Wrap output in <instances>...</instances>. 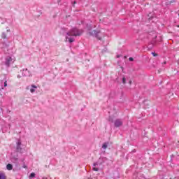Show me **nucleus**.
<instances>
[{
	"label": "nucleus",
	"instance_id": "nucleus-7",
	"mask_svg": "<svg viewBox=\"0 0 179 179\" xmlns=\"http://www.w3.org/2000/svg\"><path fill=\"white\" fill-rule=\"evenodd\" d=\"M97 166H99V164H97V163L94 164V167H93V169H92L94 170V171H99V167H97Z\"/></svg>",
	"mask_w": 179,
	"mask_h": 179
},
{
	"label": "nucleus",
	"instance_id": "nucleus-9",
	"mask_svg": "<svg viewBox=\"0 0 179 179\" xmlns=\"http://www.w3.org/2000/svg\"><path fill=\"white\" fill-rule=\"evenodd\" d=\"M108 147V142L104 143L102 145V149H104V150H106V149H107Z\"/></svg>",
	"mask_w": 179,
	"mask_h": 179
},
{
	"label": "nucleus",
	"instance_id": "nucleus-19",
	"mask_svg": "<svg viewBox=\"0 0 179 179\" xmlns=\"http://www.w3.org/2000/svg\"><path fill=\"white\" fill-rule=\"evenodd\" d=\"M129 61L132 62V61H134V59L132 57H129Z\"/></svg>",
	"mask_w": 179,
	"mask_h": 179
},
{
	"label": "nucleus",
	"instance_id": "nucleus-18",
	"mask_svg": "<svg viewBox=\"0 0 179 179\" xmlns=\"http://www.w3.org/2000/svg\"><path fill=\"white\" fill-rule=\"evenodd\" d=\"M3 45H4V47H6V48H8V45L6 43H3Z\"/></svg>",
	"mask_w": 179,
	"mask_h": 179
},
{
	"label": "nucleus",
	"instance_id": "nucleus-15",
	"mask_svg": "<svg viewBox=\"0 0 179 179\" xmlns=\"http://www.w3.org/2000/svg\"><path fill=\"white\" fill-rule=\"evenodd\" d=\"M6 86H8V81L6 80V79H4L3 87H6Z\"/></svg>",
	"mask_w": 179,
	"mask_h": 179
},
{
	"label": "nucleus",
	"instance_id": "nucleus-10",
	"mask_svg": "<svg viewBox=\"0 0 179 179\" xmlns=\"http://www.w3.org/2000/svg\"><path fill=\"white\" fill-rule=\"evenodd\" d=\"M7 170H12L13 169V166L10 164H7L6 166Z\"/></svg>",
	"mask_w": 179,
	"mask_h": 179
},
{
	"label": "nucleus",
	"instance_id": "nucleus-1",
	"mask_svg": "<svg viewBox=\"0 0 179 179\" xmlns=\"http://www.w3.org/2000/svg\"><path fill=\"white\" fill-rule=\"evenodd\" d=\"M82 33H83V30L73 28L66 33V41H69V43H73V41H75V38H72V36L76 37L78 36H80Z\"/></svg>",
	"mask_w": 179,
	"mask_h": 179
},
{
	"label": "nucleus",
	"instance_id": "nucleus-12",
	"mask_svg": "<svg viewBox=\"0 0 179 179\" xmlns=\"http://www.w3.org/2000/svg\"><path fill=\"white\" fill-rule=\"evenodd\" d=\"M1 38L5 40L6 39V34L5 32H3L1 34Z\"/></svg>",
	"mask_w": 179,
	"mask_h": 179
},
{
	"label": "nucleus",
	"instance_id": "nucleus-14",
	"mask_svg": "<svg viewBox=\"0 0 179 179\" xmlns=\"http://www.w3.org/2000/svg\"><path fill=\"white\" fill-rule=\"evenodd\" d=\"M36 177V173H31L29 176V178H34Z\"/></svg>",
	"mask_w": 179,
	"mask_h": 179
},
{
	"label": "nucleus",
	"instance_id": "nucleus-20",
	"mask_svg": "<svg viewBox=\"0 0 179 179\" xmlns=\"http://www.w3.org/2000/svg\"><path fill=\"white\" fill-rule=\"evenodd\" d=\"M7 31H10V29H7Z\"/></svg>",
	"mask_w": 179,
	"mask_h": 179
},
{
	"label": "nucleus",
	"instance_id": "nucleus-17",
	"mask_svg": "<svg viewBox=\"0 0 179 179\" xmlns=\"http://www.w3.org/2000/svg\"><path fill=\"white\" fill-rule=\"evenodd\" d=\"M153 57H157V54L156 52H152Z\"/></svg>",
	"mask_w": 179,
	"mask_h": 179
},
{
	"label": "nucleus",
	"instance_id": "nucleus-22",
	"mask_svg": "<svg viewBox=\"0 0 179 179\" xmlns=\"http://www.w3.org/2000/svg\"><path fill=\"white\" fill-rule=\"evenodd\" d=\"M74 3H76V1H74Z\"/></svg>",
	"mask_w": 179,
	"mask_h": 179
},
{
	"label": "nucleus",
	"instance_id": "nucleus-4",
	"mask_svg": "<svg viewBox=\"0 0 179 179\" xmlns=\"http://www.w3.org/2000/svg\"><path fill=\"white\" fill-rule=\"evenodd\" d=\"M16 150L20 153H23L24 152V150L22 148V141H20V140H18L17 142Z\"/></svg>",
	"mask_w": 179,
	"mask_h": 179
},
{
	"label": "nucleus",
	"instance_id": "nucleus-16",
	"mask_svg": "<svg viewBox=\"0 0 179 179\" xmlns=\"http://www.w3.org/2000/svg\"><path fill=\"white\" fill-rule=\"evenodd\" d=\"M122 82L124 85H125L126 82H127V79L125 78V77L122 78Z\"/></svg>",
	"mask_w": 179,
	"mask_h": 179
},
{
	"label": "nucleus",
	"instance_id": "nucleus-11",
	"mask_svg": "<svg viewBox=\"0 0 179 179\" xmlns=\"http://www.w3.org/2000/svg\"><path fill=\"white\" fill-rule=\"evenodd\" d=\"M0 179H6V176L3 173H0Z\"/></svg>",
	"mask_w": 179,
	"mask_h": 179
},
{
	"label": "nucleus",
	"instance_id": "nucleus-8",
	"mask_svg": "<svg viewBox=\"0 0 179 179\" xmlns=\"http://www.w3.org/2000/svg\"><path fill=\"white\" fill-rule=\"evenodd\" d=\"M31 87L32 88L30 89V92H31V93H34L36 92L35 89H37V86L31 85Z\"/></svg>",
	"mask_w": 179,
	"mask_h": 179
},
{
	"label": "nucleus",
	"instance_id": "nucleus-3",
	"mask_svg": "<svg viewBox=\"0 0 179 179\" xmlns=\"http://www.w3.org/2000/svg\"><path fill=\"white\" fill-rule=\"evenodd\" d=\"M90 36H93V37H96L98 40H101V37H103L104 35L100 32V31L93 30L90 32Z\"/></svg>",
	"mask_w": 179,
	"mask_h": 179
},
{
	"label": "nucleus",
	"instance_id": "nucleus-23",
	"mask_svg": "<svg viewBox=\"0 0 179 179\" xmlns=\"http://www.w3.org/2000/svg\"><path fill=\"white\" fill-rule=\"evenodd\" d=\"M164 64H166V62H164Z\"/></svg>",
	"mask_w": 179,
	"mask_h": 179
},
{
	"label": "nucleus",
	"instance_id": "nucleus-24",
	"mask_svg": "<svg viewBox=\"0 0 179 179\" xmlns=\"http://www.w3.org/2000/svg\"><path fill=\"white\" fill-rule=\"evenodd\" d=\"M27 89H29V87H27Z\"/></svg>",
	"mask_w": 179,
	"mask_h": 179
},
{
	"label": "nucleus",
	"instance_id": "nucleus-6",
	"mask_svg": "<svg viewBox=\"0 0 179 179\" xmlns=\"http://www.w3.org/2000/svg\"><path fill=\"white\" fill-rule=\"evenodd\" d=\"M22 76H31V74L30 73V71L27 70V69H23L22 70Z\"/></svg>",
	"mask_w": 179,
	"mask_h": 179
},
{
	"label": "nucleus",
	"instance_id": "nucleus-21",
	"mask_svg": "<svg viewBox=\"0 0 179 179\" xmlns=\"http://www.w3.org/2000/svg\"><path fill=\"white\" fill-rule=\"evenodd\" d=\"M17 78H20V76H17Z\"/></svg>",
	"mask_w": 179,
	"mask_h": 179
},
{
	"label": "nucleus",
	"instance_id": "nucleus-13",
	"mask_svg": "<svg viewBox=\"0 0 179 179\" xmlns=\"http://www.w3.org/2000/svg\"><path fill=\"white\" fill-rule=\"evenodd\" d=\"M5 82V80H0V85L1 86V89H3V83Z\"/></svg>",
	"mask_w": 179,
	"mask_h": 179
},
{
	"label": "nucleus",
	"instance_id": "nucleus-2",
	"mask_svg": "<svg viewBox=\"0 0 179 179\" xmlns=\"http://www.w3.org/2000/svg\"><path fill=\"white\" fill-rule=\"evenodd\" d=\"M15 57L13 55H8L6 56L5 58V65L7 68H9L12 64L15 62Z\"/></svg>",
	"mask_w": 179,
	"mask_h": 179
},
{
	"label": "nucleus",
	"instance_id": "nucleus-5",
	"mask_svg": "<svg viewBox=\"0 0 179 179\" xmlns=\"http://www.w3.org/2000/svg\"><path fill=\"white\" fill-rule=\"evenodd\" d=\"M123 123L122 119H116L114 122V125L116 128H120V127H122Z\"/></svg>",
	"mask_w": 179,
	"mask_h": 179
}]
</instances>
